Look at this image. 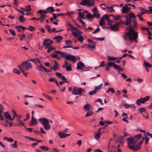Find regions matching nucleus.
<instances>
[{
  "label": "nucleus",
  "instance_id": "nucleus-1",
  "mask_svg": "<svg viewBox=\"0 0 152 152\" xmlns=\"http://www.w3.org/2000/svg\"><path fill=\"white\" fill-rule=\"evenodd\" d=\"M142 135L141 134L134 136L133 137H129L126 139L128 142V147L131 150H138L140 149L142 143L143 141H140L138 144L136 143L138 140L140 139Z\"/></svg>",
  "mask_w": 152,
  "mask_h": 152
},
{
  "label": "nucleus",
  "instance_id": "nucleus-2",
  "mask_svg": "<svg viewBox=\"0 0 152 152\" xmlns=\"http://www.w3.org/2000/svg\"><path fill=\"white\" fill-rule=\"evenodd\" d=\"M126 36L128 37L130 41L137 42L138 33L137 32H134L133 28L131 27L129 28L128 31L126 34Z\"/></svg>",
  "mask_w": 152,
  "mask_h": 152
},
{
  "label": "nucleus",
  "instance_id": "nucleus-3",
  "mask_svg": "<svg viewBox=\"0 0 152 152\" xmlns=\"http://www.w3.org/2000/svg\"><path fill=\"white\" fill-rule=\"evenodd\" d=\"M39 123L42 125L46 130H49L51 128V126L49 124V120L46 118H39L38 119Z\"/></svg>",
  "mask_w": 152,
  "mask_h": 152
},
{
  "label": "nucleus",
  "instance_id": "nucleus-4",
  "mask_svg": "<svg viewBox=\"0 0 152 152\" xmlns=\"http://www.w3.org/2000/svg\"><path fill=\"white\" fill-rule=\"evenodd\" d=\"M18 67L19 69L20 67L23 69L25 71H27L30 69H31L32 66L31 63L28 61L27 60L23 62L21 65H18Z\"/></svg>",
  "mask_w": 152,
  "mask_h": 152
},
{
  "label": "nucleus",
  "instance_id": "nucleus-5",
  "mask_svg": "<svg viewBox=\"0 0 152 152\" xmlns=\"http://www.w3.org/2000/svg\"><path fill=\"white\" fill-rule=\"evenodd\" d=\"M83 92H84L83 93L82 95L84 96H86L85 93V91L83 90L82 88H77V87H74L72 91V94L75 95H80V96L82 95L81 94Z\"/></svg>",
  "mask_w": 152,
  "mask_h": 152
},
{
  "label": "nucleus",
  "instance_id": "nucleus-6",
  "mask_svg": "<svg viewBox=\"0 0 152 152\" xmlns=\"http://www.w3.org/2000/svg\"><path fill=\"white\" fill-rule=\"evenodd\" d=\"M150 97L149 96H146L145 97L142 98L140 99H138L136 102V103L138 105H140L141 104H144L145 102L148 100L149 99Z\"/></svg>",
  "mask_w": 152,
  "mask_h": 152
},
{
  "label": "nucleus",
  "instance_id": "nucleus-7",
  "mask_svg": "<svg viewBox=\"0 0 152 152\" xmlns=\"http://www.w3.org/2000/svg\"><path fill=\"white\" fill-rule=\"evenodd\" d=\"M80 4L83 5H87L88 6H92L94 4V1L93 0L91 3L89 2V0H82V1L80 2Z\"/></svg>",
  "mask_w": 152,
  "mask_h": 152
},
{
  "label": "nucleus",
  "instance_id": "nucleus-8",
  "mask_svg": "<svg viewBox=\"0 0 152 152\" xmlns=\"http://www.w3.org/2000/svg\"><path fill=\"white\" fill-rule=\"evenodd\" d=\"M65 58L67 60L73 62H75L77 59V58L76 56L68 54H67Z\"/></svg>",
  "mask_w": 152,
  "mask_h": 152
},
{
  "label": "nucleus",
  "instance_id": "nucleus-9",
  "mask_svg": "<svg viewBox=\"0 0 152 152\" xmlns=\"http://www.w3.org/2000/svg\"><path fill=\"white\" fill-rule=\"evenodd\" d=\"M37 123V119L34 116H32L31 121L28 124V125L30 126H34L36 125Z\"/></svg>",
  "mask_w": 152,
  "mask_h": 152
},
{
  "label": "nucleus",
  "instance_id": "nucleus-10",
  "mask_svg": "<svg viewBox=\"0 0 152 152\" xmlns=\"http://www.w3.org/2000/svg\"><path fill=\"white\" fill-rule=\"evenodd\" d=\"M85 65L83 63L79 61L77 64L76 69H81L85 67Z\"/></svg>",
  "mask_w": 152,
  "mask_h": 152
},
{
  "label": "nucleus",
  "instance_id": "nucleus-11",
  "mask_svg": "<svg viewBox=\"0 0 152 152\" xmlns=\"http://www.w3.org/2000/svg\"><path fill=\"white\" fill-rule=\"evenodd\" d=\"M54 63H55L53 65V67H51L50 68L52 70H53L55 71H56L58 69H59L58 66L59 64L56 61H54Z\"/></svg>",
  "mask_w": 152,
  "mask_h": 152
},
{
  "label": "nucleus",
  "instance_id": "nucleus-12",
  "mask_svg": "<svg viewBox=\"0 0 152 152\" xmlns=\"http://www.w3.org/2000/svg\"><path fill=\"white\" fill-rule=\"evenodd\" d=\"M53 43L52 40L50 39H45L43 42V45H50Z\"/></svg>",
  "mask_w": 152,
  "mask_h": 152
},
{
  "label": "nucleus",
  "instance_id": "nucleus-13",
  "mask_svg": "<svg viewBox=\"0 0 152 152\" xmlns=\"http://www.w3.org/2000/svg\"><path fill=\"white\" fill-rule=\"evenodd\" d=\"M20 10L26 12L30 11L31 10V6L30 5H28L26 6L25 8L20 7Z\"/></svg>",
  "mask_w": 152,
  "mask_h": 152
},
{
  "label": "nucleus",
  "instance_id": "nucleus-14",
  "mask_svg": "<svg viewBox=\"0 0 152 152\" xmlns=\"http://www.w3.org/2000/svg\"><path fill=\"white\" fill-rule=\"evenodd\" d=\"M46 16V15H41L40 16L39 18H38L37 19V21L39 20L40 22L41 23H42L44 20H45Z\"/></svg>",
  "mask_w": 152,
  "mask_h": 152
},
{
  "label": "nucleus",
  "instance_id": "nucleus-15",
  "mask_svg": "<svg viewBox=\"0 0 152 152\" xmlns=\"http://www.w3.org/2000/svg\"><path fill=\"white\" fill-rule=\"evenodd\" d=\"M110 29L114 31H118L119 30V27L115 24L113 25H111L110 27Z\"/></svg>",
  "mask_w": 152,
  "mask_h": 152
},
{
  "label": "nucleus",
  "instance_id": "nucleus-16",
  "mask_svg": "<svg viewBox=\"0 0 152 152\" xmlns=\"http://www.w3.org/2000/svg\"><path fill=\"white\" fill-rule=\"evenodd\" d=\"M4 117L8 120H10V119H12L11 116L9 113L8 112H6L4 113Z\"/></svg>",
  "mask_w": 152,
  "mask_h": 152
},
{
  "label": "nucleus",
  "instance_id": "nucleus-17",
  "mask_svg": "<svg viewBox=\"0 0 152 152\" xmlns=\"http://www.w3.org/2000/svg\"><path fill=\"white\" fill-rule=\"evenodd\" d=\"M91 107V105L90 104H86L84 105L83 108L85 111H87L89 110Z\"/></svg>",
  "mask_w": 152,
  "mask_h": 152
},
{
  "label": "nucleus",
  "instance_id": "nucleus-18",
  "mask_svg": "<svg viewBox=\"0 0 152 152\" xmlns=\"http://www.w3.org/2000/svg\"><path fill=\"white\" fill-rule=\"evenodd\" d=\"M62 39V37L61 36H56L53 38V39H55L56 42L57 43H60Z\"/></svg>",
  "mask_w": 152,
  "mask_h": 152
},
{
  "label": "nucleus",
  "instance_id": "nucleus-19",
  "mask_svg": "<svg viewBox=\"0 0 152 152\" xmlns=\"http://www.w3.org/2000/svg\"><path fill=\"white\" fill-rule=\"evenodd\" d=\"M82 33L79 30L75 31H73L72 32V34L75 37H77L80 34Z\"/></svg>",
  "mask_w": 152,
  "mask_h": 152
},
{
  "label": "nucleus",
  "instance_id": "nucleus-20",
  "mask_svg": "<svg viewBox=\"0 0 152 152\" xmlns=\"http://www.w3.org/2000/svg\"><path fill=\"white\" fill-rule=\"evenodd\" d=\"M127 7V4H125L122 9V12L123 13L126 14L127 13L128 11Z\"/></svg>",
  "mask_w": 152,
  "mask_h": 152
},
{
  "label": "nucleus",
  "instance_id": "nucleus-21",
  "mask_svg": "<svg viewBox=\"0 0 152 152\" xmlns=\"http://www.w3.org/2000/svg\"><path fill=\"white\" fill-rule=\"evenodd\" d=\"M96 13H94L92 15L90 13H88L86 17L88 19H92L96 17Z\"/></svg>",
  "mask_w": 152,
  "mask_h": 152
},
{
  "label": "nucleus",
  "instance_id": "nucleus-22",
  "mask_svg": "<svg viewBox=\"0 0 152 152\" xmlns=\"http://www.w3.org/2000/svg\"><path fill=\"white\" fill-rule=\"evenodd\" d=\"M37 12L41 15H45V14H46L48 13V12L47 10V9L46 10H38Z\"/></svg>",
  "mask_w": 152,
  "mask_h": 152
},
{
  "label": "nucleus",
  "instance_id": "nucleus-23",
  "mask_svg": "<svg viewBox=\"0 0 152 152\" xmlns=\"http://www.w3.org/2000/svg\"><path fill=\"white\" fill-rule=\"evenodd\" d=\"M126 18V22L125 23H123L121 21V23L124 24L125 25H127L128 24H130L131 23V19L130 18H128L127 17Z\"/></svg>",
  "mask_w": 152,
  "mask_h": 152
},
{
  "label": "nucleus",
  "instance_id": "nucleus-24",
  "mask_svg": "<svg viewBox=\"0 0 152 152\" xmlns=\"http://www.w3.org/2000/svg\"><path fill=\"white\" fill-rule=\"evenodd\" d=\"M62 66L64 68H65L66 69L67 71H70L72 70V69L71 66V65L70 64L68 66H66L65 65H63Z\"/></svg>",
  "mask_w": 152,
  "mask_h": 152
},
{
  "label": "nucleus",
  "instance_id": "nucleus-25",
  "mask_svg": "<svg viewBox=\"0 0 152 152\" xmlns=\"http://www.w3.org/2000/svg\"><path fill=\"white\" fill-rule=\"evenodd\" d=\"M113 67L115 69L117 70L119 72L120 71H123L122 68H121L119 65H116L115 64L114 66Z\"/></svg>",
  "mask_w": 152,
  "mask_h": 152
},
{
  "label": "nucleus",
  "instance_id": "nucleus-26",
  "mask_svg": "<svg viewBox=\"0 0 152 152\" xmlns=\"http://www.w3.org/2000/svg\"><path fill=\"white\" fill-rule=\"evenodd\" d=\"M58 136L61 138H65L66 137V133L63 132H59L58 133Z\"/></svg>",
  "mask_w": 152,
  "mask_h": 152
},
{
  "label": "nucleus",
  "instance_id": "nucleus-27",
  "mask_svg": "<svg viewBox=\"0 0 152 152\" xmlns=\"http://www.w3.org/2000/svg\"><path fill=\"white\" fill-rule=\"evenodd\" d=\"M100 133H98L94 134L95 138L97 140H99L100 138Z\"/></svg>",
  "mask_w": 152,
  "mask_h": 152
},
{
  "label": "nucleus",
  "instance_id": "nucleus-28",
  "mask_svg": "<svg viewBox=\"0 0 152 152\" xmlns=\"http://www.w3.org/2000/svg\"><path fill=\"white\" fill-rule=\"evenodd\" d=\"M72 43V42L70 40H66L65 41V44H66V45L65 46H64L63 47V48H68V47H65L66 46H71V44Z\"/></svg>",
  "mask_w": 152,
  "mask_h": 152
},
{
  "label": "nucleus",
  "instance_id": "nucleus-29",
  "mask_svg": "<svg viewBox=\"0 0 152 152\" xmlns=\"http://www.w3.org/2000/svg\"><path fill=\"white\" fill-rule=\"evenodd\" d=\"M105 21L103 19V17H102L101 20L99 21V25L102 26L105 25Z\"/></svg>",
  "mask_w": 152,
  "mask_h": 152
},
{
  "label": "nucleus",
  "instance_id": "nucleus-30",
  "mask_svg": "<svg viewBox=\"0 0 152 152\" xmlns=\"http://www.w3.org/2000/svg\"><path fill=\"white\" fill-rule=\"evenodd\" d=\"M47 10L48 13H52L54 11L53 7H49L47 8Z\"/></svg>",
  "mask_w": 152,
  "mask_h": 152
},
{
  "label": "nucleus",
  "instance_id": "nucleus-31",
  "mask_svg": "<svg viewBox=\"0 0 152 152\" xmlns=\"http://www.w3.org/2000/svg\"><path fill=\"white\" fill-rule=\"evenodd\" d=\"M19 20L20 21V22L21 23H23L26 21V19L25 18L23 17V16H20L19 18Z\"/></svg>",
  "mask_w": 152,
  "mask_h": 152
},
{
  "label": "nucleus",
  "instance_id": "nucleus-32",
  "mask_svg": "<svg viewBox=\"0 0 152 152\" xmlns=\"http://www.w3.org/2000/svg\"><path fill=\"white\" fill-rule=\"evenodd\" d=\"M102 87V84H101L98 86H96L95 87L94 89L96 91V92L99 90H100Z\"/></svg>",
  "mask_w": 152,
  "mask_h": 152
},
{
  "label": "nucleus",
  "instance_id": "nucleus-33",
  "mask_svg": "<svg viewBox=\"0 0 152 152\" xmlns=\"http://www.w3.org/2000/svg\"><path fill=\"white\" fill-rule=\"evenodd\" d=\"M37 68H38L39 70L43 72L44 71L45 67H44L41 64L40 66L37 65Z\"/></svg>",
  "mask_w": 152,
  "mask_h": 152
},
{
  "label": "nucleus",
  "instance_id": "nucleus-34",
  "mask_svg": "<svg viewBox=\"0 0 152 152\" xmlns=\"http://www.w3.org/2000/svg\"><path fill=\"white\" fill-rule=\"evenodd\" d=\"M4 140H6L8 142H12L13 141V139L12 138H8L7 137H4Z\"/></svg>",
  "mask_w": 152,
  "mask_h": 152
},
{
  "label": "nucleus",
  "instance_id": "nucleus-35",
  "mask_svg": "<svg viewBox=\"0 0 152 152\" xmlns=\"http://www.w3.org/2000/svg\"><path fill=\"white\" fill-rule=\"evenodd\" d=\"M88 111L86 114V117H88L92 115L93 113L92 110H90Z\"/></svg>",
  "mask_w": 152,
  "mask_h": 152
},
{
  "label": "nucleus",
  "instance_id": "nucleus-36",
  "mask_svg": "<svg viewBox=\"0 0 152 152\" xmlns=\"http://www.w3.org/2000/svg\"><path fill=\"white\" fill-rule=\"evenodd\" d=\"M144 65L146 67L150 68L152 67V66L150 63L146 62L145 61H144Z\"/></svg>",
  "mask_w": 152,
  "mask_h": 152
},
{
  "label": "nucleus",
  "instance_id": "nucleus-37",
  "mask_svg": "<svg viewBox=\"0 0 152 152\" xmlns=\"http://www.w3.org/2000/svg\"><path fill=\"white\" fill-rule=\"evenodd\" d=\"M107 57L108 58V60L110 61H115V60L117 59V58H116L115 57L110 56H107Z\"/></svg>",
  "mask_w": 152,
  "mask_h": 152
},
{
  "label": "nucleus",
  "instance_id": "nucleus-38",
  "mask_svg": "<svg viewBox=\"0 0 152 152\" xmlns=\"http://www.w3.org/2000/svg\"><path fill=\"white\" fill-rule=\"evenodd\" d=\"M42 95L43 96L45 97L46 98L50 100H52L53 99V98L52 97H51L48 95H46L45 94H42Z\"/></svg>",
  "mask_w": 152,
  "mask_h": 152
},
{
  "label": "nucleus",
  "instance_id": "nucleus-39",
  "mask_svg": "<svg viewBox=\"0 0 152 152\" xmlns=\"http://www.w3.org/2000/svg\"><path fill=\"white\" fill-rule=\"evenodd\" d=\"M39 147L41 149L46 151H48L49 149V148L45 145L41 146Z\"/></svg>",
  "mask_w": 152,
  "mask_h": 152
},
{
  "label": "nucleus",
  "instance_id": "nucleus-40",
  "mask_svg": "<svg viewBox=\"0 0 152 152\" xmlns=\"http://www.w3.org/2000/svg\"><path fill=\"white\" fill-rule=\"evenodd\" d=\"M142 115L146 119H148L149 118V117L148 114L146 112L143 113L142 114Z\"/></svg>",
  "mask_w": 152,
  "mask_h": 152
},
{
  "label": "nucleus",
  "instance_id": "nucleus-41",
  "mask_svg": "<svg viewBox=\"0 0 152 152\" xmlns=\"http://www.w3.org/2000/svg\"><path fill=\"white\" fill-rule=\"evenodd\" d=\"M35 27L33 26H29V27L27 28V29L31 31H33L35 30Z\"/></svg>",
  "mask_w": 152,
  "mask_h": 152
},
{
  "label": "nucleus",
  "instance_id": "nucleus-42",
  "mask_svg": "<svg viewBox=\"0 0 152 152\" xmlns=\"http://www.w3.org/2000/svg\"><path fill=\"white\" fill-rule=\"evenodd\" d=\"M139 8L140 9H141V12L142 14H143L146 13L147 12H148V10H146L144 8H142L140 7Z\"/></svg>",
  "mask_w": 152,
  "mask_h": 152
},
{
  "label": "nucleus",
  "instance_id": "nucleus-43",
  "mask_svg": "<svg viewBox=\"0 0 152 152\" xmlns=\"http://www.w3.org/2000/svg\"><path fill=\"white\" fill-rule=\"evenodd\" d=\"M92 38L93 39H95L97 41H103L104 40V37H102V38H96V37H92Z\"/></svg>",
  "mask_w": 152,
  "mask_h": 152
},
{
  "label": "nucleus",
  "instance_id": "nucleus-44",
  "mask_svg": "<svg viewBox=\"0 0 152 152\" xmlns=\"http://www.w3.org/2000/svg\"><path fill=\"white\" fill-rule=\"evenodd\" d=\"M55 49H56V48L55 47H53L51 46V45H50L49 46V48H48V50H47V52L48 53H49L50 52V51L51 50H55Z\"/></svg>",
  "mask_w": 152,
  "mask_h": 152
},
{
  "label": "nucleus",
  "instance_id": "nucleus-45",
  "mask_svg": "<svg viewBox=\"0 0 152 152\" xmlns=\"http://www.w3.org/2000/svg\"><path fill=\"white\" fill-rule=\"evenodd\" d=\"M129 16L130 18H136V17L134 15V14L133 12H131L130 13L129 15Z\"/></svg>",
  "mask_w": 152,
  "mask_h": 152
},
{
  "label": "nucleus",
  "instance_id": "nucleus-46",
  "mask_svg": "<svg viewBox=\"0 0 152 152\" xmlns=\"http://www.w3.org/2000/svg\"><path fill=\"white\" fill-rule=\"evenodd\" d=\"M84 40V38L82 35H80L78 38V40L80 42H82Z\"/></svg>",
  "mask_w": 152,
  "mask_h": 152
},
{
  "label": "nucleus",
  "instance_id": "nucleus-47",
  "mask_svg": "<svg viewBox=\"0 0 152 152\" xmlns=\"http://www.w3.org/2000/svg\"><path fill=\"white\" fill-rule=\"evenodd\" d=\"M139 111L142 114L143 113V112L144 113L145 112H146L145 108L144 107L140 108L139 109Z\"/></svg>",
  "mask_w": 152,
  "mask_h": 152
},
{
  "label": "nucleus",
  "instance_id": "nucleus-48",
  "mask_svg": "<svg viewBox=\"0 0 152 152\" xmlns=\"http://www.w3.org/2000/svg\"><path fill=\"white\" fill-rule=\"evenodd\" d=\"M45 27L47 29V30L48 31L49 33H51V28L50 26L48 25H46L45 26Z\"/></svg>",
  "mask_w": 152,
  "mask_h": 152
},
{
  "label": "nucleus",
  "instance_id": "nucleus-49",
  "mask_svg": "<svg viewBox=\"0 0 152 152\" xmlns=\"http://www.w3.org/2000/svg\"><path fill=\"white\" fill-rule=\"evenodd\" d=\"M19 69L22 72L23 75H24L26 76H27V75L28 74V73L25 72V70L24 69H22V68H21L20 67V69Z\"/></svg>",
  "mask_w": 152,
  "mask_h": 152
},
{
  "label": "nucleus",
  "instance_id": "nucleus-50",
  "mask_svg": "<svg viewBox=\"0 0 152 152\" xmlns=\"http://www.w3.org/2000/svg\"><path fill=\"white\" fill-rule=\"evenodd\" d=\"M55 74L56 76L59 78H61L63 76L62 75V74L59 72H56L55 73Z\"/></svg>",
  "mask_w": 152,
  "mask_h": 152
},
{
  "label": "nucleus",
  "instance_id": "nucleus-51",
  "mask_svg": "<svg viewBox=\"0 0 152 152\" xmlns=\"http://www.w3.org/2000/svg\"><path fill=\"white\" fill-rule=\"evenodd\" d=\"M68 25L73 30H75L77 31L78 30L76 27H73V26L70 23Z\"/></svg>",
  "mask_w": 152,
  "mask_h": 152
},
{
  "label": "nucleus",
  "instance_id": "nucleus-52",
  "mask_svg": "<svg viewBox=\"0 0 152 152\" xmlns=\"http://www.w3.org/2000/svg\"><path fill=\"white\" fill-rule=\"evenodd\" d=\"M115 63V62H108V65L110 66H113V67Z\"/></svg>",
  "mask_w": 152,
  "mask_h": 152
},
{
  "label": "nucleus",
  "instance_id": "nucleus-53",
  "mask_svg": "<svg viewBox=\"0 0 152 152\" xmlns=\"http://www.w3.org/2000/svg\"><path fill=\"white\" fill-rule=\"evenodd\" d=\"M13 72L14 73L17 74H20V71L16 69H13Z\"/></svg>",
  "mask_w": 152,
  "mask_h": 152
},
{
  "label": "nucleus",
  "instance_id": "nucleus-54",
  "mask_svg": "<svg viewBox=\"0 0 152 152\" xmlns=\"http://www.w3.org/2000/svg\"><path fill=\"white\" fill-rule=\"evenodd\" d=\"M17 140L15 141L14 142V144L11 145V146L13 148H15L17 147L18 145L17 144Z\"/></svg>",
  "mask_w": 152,
  "mask_h": 152
},
{
  "label": "nucleus",
  "instance_id": "nucleus-55",
  "mask_svg": "<svg viewBox=\"0 0 152 152\" xmlns=\"http://www.w3.org/2000/svg\"><path fill=\"white\" fill-rule=\"evenodd\" d=\"M102 17H104L107 22H109V21H110V20L109 19L110 18V17L108 15L105 14Z\"/></svg>",
  "mask_w": 152,
  "mask_h": 152
},
{
  "label": "nucleus",
  "instance_id": "nucleus-56",
  "mask_svg": "<svg viewBox=\"0 0 152 152\" xmlns=\"http://www.w3.org/2000/svg\"><path fill=\"white\" fill-rule=\"evenodd\" d=\"M99 6L101 8L104 10H106V8L105 7V4H101L99 5Z\"/></svg>",
  "mask_w": 152,
  "mask_h": 152
},
{
  "label": "nucleus",
  "instance_id": "nucleus-57",
  "mask_svg": "<svg viewBox=\"0 0 152 152\" xmlns=\"http://www.w3.org/2000/svg\"><path fill=\"white\" fill-rule=\"evenodd\" d=\"M4 107L1 104H0V113L1 114L4 111Z\"/></svg>",
  "mask_w": 152,
  "mask_h": 152
},
{
  "label": "nucleus",
  "instance_id": "nucleus-58",
  "mask_svg": "<svg viewBox=\"0 0 152 152\" xmlns=\"http://www.w3.org/2000/svg\"><path fill=\"white\" fill-rule=\"evenodd\" d=\"M9 31L10 33L13 36H15L16 35V34L15 31L13 30L10 29Z\"/></svg>",
  "mask_w": 152,
  "mask_h": 152
},
{
  "label": "nucleus",
  "instance_id": "nucleus-59",
  "mask_svg": "<svg viewBox=\"0 0 152 152\" xmlns=\"http://www.w3.org/2000/svg\"><path fill=\"white\" fill-rule=\"evenodd\" d=\"M17 121L19 122L20 125L24 127H25V126L24 124L23 121L21 120L20 119H17Z\"/></svg>",
  "mask_w": 152,
  "mask_h": 152
},
{
  "label": "nucleus",
  "instance_id": "nucleus-60",
  "mask_svg": "<svg viewBox=\"0 0 152 152\" xmlns=\"http://www.w3.org/2000/svg\"><path fill=\"white\" fill-rule=\"evenodd\" d=\"M96 93H97L96 92L94 89L93 91H91L89 92V94L90 95H93V94Z\"/></svg>",
  "mask_w": 152,
  "mask_h": 152
},
{
  "label": "nucleus",
  "instance_id": "nucleus-61",
  "mask_svg": "<svg viewBox=\"0 0 152 152\" xmlns=\"http://www.w3.org/2000/svg\"><path fill=\"white\" fill-rule=\"evenodd\" d=\"M67 54L66 53L61 52L60 55L62 57L65 58V57L66 56Z\"/></svg>",
  "mask_w": 152,
  "mask_h": 152
},
{
  "label": "nucleus",
  "instance_id": "nucleus-62",
  "mask_svg": "<svg viewBox=\"0 0 152 152\" xmlns=\"http://www.w3.org/2000/svg\"><path fill=\"white\" fill-rule=\"evenodd\" d=\"M61 78L64 82L68 83L67 79L64 76H63Z\"/></svg>",
  "mask_w": 152,
  "mask_h": 152
},
{
  "label": "nucleus",
  "instance_id": "nucleus-63",
  "mask_svg": "<svg viewBox=\"0 0 152 152\" xmlns=\"http://www.w3.org/2000/svg\"><path fill=\"white\" fill-rule=\"evenodd\" d=\"M37 63L41 64L39 58H35L34 63L36 64Z\"/></svg>",
  "mask_w": 152,
  "mask_h": 152
},
{
  "label": "nucleus",
  "instance_id": "nucleus-64",
  "mask_svg": "<svg viewBox=\"0 0 152 152\" xmlns=\"http://www.w3.org/2000/svg\"><path fill=\"white\" fill-rule=\"evenodd\" d=\"M100 28H97L96 30L92 33L93 34H95L100 31Z\"/></svg>",
  "mask_w": 152,
  "mask_h": 152
}]
</instances>
